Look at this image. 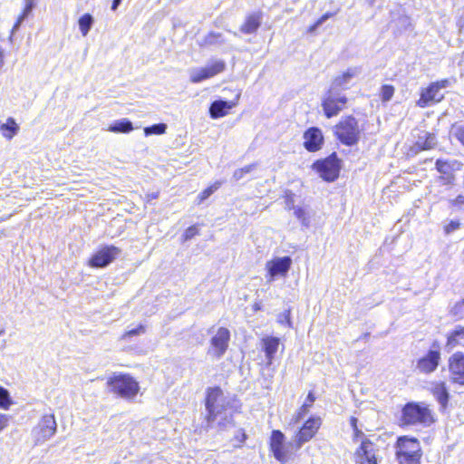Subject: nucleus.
<instances>
[{
  "instance_id": "1",
  "label": "nucleus",
  "mask_w": 464,
  "mask_h": 464,
  "mask_svg": "<svg viewBox=\"0 0 464 464\" xmlns=\"http://www.w3.org/2000/svg\"><path fill=\"white\" fill-rule=\"evenodd\" d=\"M227 399L219 387L208 389L205 407L208 412L206 420L208 427L217 426L220 430H227L235 425L232 414L227 412Z\"/></svg>"
},
{
  "instance_id": "2",
  "label": "nucleus",
  "mask_w": 464,
  "mask_h": 464,
  "mask_svg": "<svg viewBox=\"0 0 464 464\" xmlns=\"http://www.w3.org/2000/svg\"><path fill=\"white\" fill-rule=\"evenodd\" d=\"M394 448L398 464H420L422 449L418 439L401 436L397 439Z\"/></svg>"
},
{
  "instance_id": "3",
  "label": "nucleus",
  "mask_w": 464,
  "mask_h": 464,
  "mask_svg": "<svg viewBox=\"0 0 464 464\" xmlns=\"http://www.w3.org/2000/svg\"><path fill=\"white\" fill-rule=\"evenodd\" d=\"M401 425L429 427L434 422L431 410L424 403L408 402L401 411Z\"/></svg>"
},
{
  "instance_id": "4",
  "label": "nucleus",
  "mask_w": 464,
  "mask_h": 464,
  "mask_svg": "<svg viewBox=\"0 0 464 464\" xmlns=\"http://www.w3.org/2000/svg\"><path fill=\"white\" fill-rule=\"evenodd\" d=\"M334 134L343 144L353 146L361 139V129L358 121L353 116H347L336 124Z\"/></svg>"
},
{
  "instance_id": "5",
  "label": "nucleus",
  "mask_w": 464,
  "mask_h": 464,
  "mask_svg": "<svg viewBox=\"0 0 464 464\" xmlns=\"http://www.w3.org/2000/svg\"><path fill=\"white\" fill-rule=\"evenodd\" d=\"M108 386L111 392L126 400H133L140 390L139 383L129 375L110 378Z\"/></svg>"
},
{
  "instance_id": "6",
  "label": "nucleus",
  "mask_w": 464,
  "mask_h": 464,
  "mask_svg": "<svg viewBox=\"0 0 464 464\" xmlns=\"http://www.w3.org/2000/svg\"><path fill=\"white\" fill-rule=\"evenodd\" d=\"M57 430V423L53 414L44 415L33 429L34 445H42L50 440Z\"/></svg>"
},
{
  "instance_id": "7",
  "label": "nucleus",
  "mask_w": 464,
  "mask_h": 464,
  "mask_svg": "<svg viewBox=\"0 0 464 464\" xmlns=\"http://www.w3.org/2000/svg\"><path fill=\"white\" fill-rule=\"evenodd\" d=\"M347 97L334 89L328 90L322 100V108L326 118L330 119L338 115L345 107Z\"/></svg>"
},
{
  "instance_id": "8",
  "label": "nucleus",
  "mask_w": 464,
  "mask_h": 464,
  "mask_svg": "<svg viewBox=\"0 0 464 464\" xmlns=\"http://www.w3.org/2000/svg\"><path fill=\"white\" fill-rule=\"evenodd\" d=\"M356 464H378L380 461L379 449L369 438H363L354 452Z\"/></svg>"
},
{
  "instance_id": "9",
  "label": "nucleus",
  "mask_w": 464,
  "mask_h": 464,
  "mask_svg": "<svg viewBox=\"0 0 464 464\" xmlns=\"http://www.w3.org/2000/svg\"><path fill=\"white\" fill-rule=\"evenodd\" d=\"M313 168L320 174V177L326 181L335 180L340 172V160L336 153L331 154L324 160H317Z\"/></svg>"
},
{
  "instance_id": "10",
  "label": "nucleus",
  "mask_w": 464,
  "mask_h": 464,
  "mask_svg": "<svg viewBox=\"0 0 464 464\" xmlns=\"http://www.w3.org/2000/svg\"><path fill=\"white\" fill-rule=\"evenodd\" d=\"M230 341V332L225 327L218 329L216 334L210 339V347L208 354L219 360L226 353Z\"/></svg>"
},
{
  "instance_id": "11",
  "label": "nucleus",
  "mask_w": 464,
  "mask_h": 464,
  "mask_svg": "<svg viewBox=\"0 0 464 464\" xmlns=\"http://www.w3.org/2000/svg\"><path fill=\"white\" fill-rule=\"evenodd\" d=\"M440 362V350L437 342H434L426 355L420 358L416 363V369L425 374L435 372Z\"/></svg>"
},
{
  "instance_id": "12",
  "label": "nucleus",
  "mask_w": 464,
  "mask_h": 464,
  "mask_svg": "<svg viewBox=\"0 0 464 464\" xmlns=\"http://www.w3.org/2000/svg\"><path fill=\"white\" fill-rule=\"evenodd\" d=\"M225 68L226 63L224 61L215 60L205 67L191 69L189 71V80L193 83H198L222 72Z\"/></svg>"
},
{
  "instance_id": "13",
  "label": "nucleus",
  "mask_w": 464,
  "mask_h": 464,
  "mask_svg": "<svg viewBox=\"0 0 464 464\" xmlns=\"http://www.w3.org/2000/svg\"><path fill=\"white\" fill-rule=\"evenodd\" d=\"M121 249L114 246H106L97 251L89 260V266L95 268H103L109 266L119 255Z\"/></svg>"
},
{
  "instance_id": "14",
  "label": "nucleus",
  "mask_w": 464,
  "mask_h": 464,
  "mask_svg": "<svg viewBox=\"0 0 464 464\" xmlns=\"http://www.w3.org/2000/svg\"><path fill=\"white\" fill-rule=\"evenodd\" d=\"M292 266V258L290 256L275 257L266 264L267 275L269 276L268 281L272 282L276 277H285Z\"/></svg>"
},
{
  "instance_id": "15",
  "label": "nucleus",
  "mask_w": 464,
  "mask_h": 464,
  "mask_svg": "<svg viewBox=\"0 0 464 464\" xmlns=\"http://www.w3.org/2000/svg\"><path fill=\"white\" fill-rule=\"evenodd\" d=\"M320 425L321 420L319 418L307 420L295 435L296 448L300 449L304 443L309 441L315 435Z\"/></svg>"
},
{
  "instance_id": "16",
  "label": "nucleus",
  "mask_w": 464,
  "mask_h": 464,
  "mask_svg": "<svg viewBox=\"0 0 464 464\" xmlns=\"http://www.w3.org/2000/svg\"><path fill=\"white\" fill-rule=\"evenodd\" d=\"M449 371L452 382L464 385V353L459 352L450 357Z\"/></svg>"
},
{
  "instance_id": "17",
  "label": "nucleus",
  "mask_w": 464,
  "mask_h": 464,
  "mask_svg": "<svg viewBox=\"0 0 464 464\" xmlns=\"http://www.w3.org/2000/svg\"><path fill=\"white\" fill-rule=\"evenodd\" d=\"M304 147L310 152L319 150L324 144L322 130L317 127H311L304 133Z\"/></svg>"
},
{
  "instance_id": "18",
  "label": "nucleus",
  "mask_w": 464,
  "mask_h": 464,
  "mask_svg": "<svg viewBox=\"0 0 464 464\" xmlns=\"http://www.w3.org/2000/svg\"><path fill=\"white\" fill-rule=\"evenodd\" d=\"M285 435L280 430H273L271 435L270 448L274 457L280 462L288 460V452L284 445Z\"/></svg>"
},
{
  "instance_id": "19",
  "label": "nucleus",
  "mask_w": 464,
  "mask_h": 464,
  "mask_svg": "<svg viewBox=\"0 0 464 464\" xmlns=\"http://www.w3.org/2000/svg\"><path fill=\"white\" fill-rule=\"evenodd\" d=\"M443 98V94L440 93L437 86L431 82L427 88L421 90L420 97L416 104L420 108H425L431 102H440Z\"/></svg>"
},
{
  "instance_id": "20",
  "label": "nucleus",
  "mask_w": 464,
  "mask_h": 464,
  "mask_svg": "<svg viewBox=\"0 0 464 464\" xmlns=\"http://www.w3.org/2000/svg\"><path fill=\"white\" fill-rule=\"evenodd\" d=\"M240 94L237 95L235 101H214L209 107V115L212 119H218L227 114L228 111L235 107L237 103Z\"/></svg>"
},
{
  "instance_id": "21",
  "label": "nucleus",
  "mask_w": 464,
  "mask_h": 464,
  "mask_svg": "<svg viewBox=\"0 0 464 464\" xmlns=\"http://www.w3.org/2000/svg\"><path fill=\"white\" fill-rule=\"evenodd\" d=\"M360 73V69L357 67L349 68L342 75L337 76L332 82L330 89L334 91L344 90L348 88L351 80Z\"/></svg>"
},
{
  "instance_id": "22",
  "label": "nucleus",
  "mask_w": 464,
  "mask_h": 464,
  "mask_svg": "<svg viewBox=\"0 0 464 464\" xmlns=\"http://www.w3.org/2000/svg\"><path fill=\"white\" fill-rule=\"evenodd\" d=\"M280 340L275 336H267L262 339V349L266 354V364L271 365L276 353L278 350Z\"/></svg>"
},
{
  "instance_id": "23",
  "label": "nucleus",
  "mask_w": 464,
  "mask_h": 464,
  "mask_svg": "<svg viewBox=\"0 0 464 464\" xmlns=\"http://www.w3.org/2000/svg\"><path fill=\"white\" fill-rule=\"evenodd\" d=\"M263 20L261 12H255L246 16L244 24L240 26L243 34H251L257 31Z\"/></svg>"
},
{
  "instance_id": "24",
  "label": "nucleus",
  "mask_w": 464,
  "mask_h": 464,
  "mask_svg": "<svg viewBox=\"0 0 464 464\" xmlns=\"http://www.w3.org/2000/svg\"><path fill=\"white\" fill-rule=\"evenodd\" d=\"M433 396L442 408H446L450 399V393L444 382L433 383L431 389Z\"/></svg>"
},
{
  "instance_id": "25",
  "label": "nucleus",
  "mask_w": 464,
  "mask_h": 464,
  "mask_svg": "<svg viewBox=\"0 0 464 464\" xmlns=\"http://www.w3.org/2000/svg\"><path fill=\"white\" fill-rule=\"evenodd\" d=\"M225 43V39L220 33L209 32L204 37L198 40L200 46H219Z\"/></svg>"
},
{
  "instance_id": "26",
  "label": "nucleus",
  "mask_w": 464,
  "mask_h": 464,
  "mask_svg": "<svg viewBox=\"0 0 464 464\" xmlns=\"http://www.w3.org/2000/svg\"><path fill=\"white\" fill-rule=\"evenodd\" d=\"M19 129L18 124L12 117H9L5 123L0 125V131L2 132V135L8 140L13 139V137L18 133Z\"/></svg>"
},
{
  "instance_id": "27",
  "label": "nucleus",
  "mask_w": 464,
  "mask_h": 464,
  "mask_svg": "<svg viewBox=\"0 0 464 464\" xmlns=\"http://www.w3.org/2000/svg\"><path fill=\"white\" fill-rule=\"evenodd\" d=\"M133 130L132 122L128 119H121L114 121L108 128V130L115 133H129Z\"/></svg>"
},
{
  "instance_id": "28",
  "label": "nucleus",
  "mask_w": 464,
  "mask_h": 464,
  "mask_svg": "<svg viewBox=\"0 0 464 464\" xmlns=\"http://www.w3.org/2000/svg\"><path fill=\"white\" fill-rule=\"evenodd\" d=\"M24 3H25V5L24 8V11H23L22 14L19 15L16 23L14 24V26L12 28V34H14L19 29L22 23L24 21V19L31 14L33 9L34 8V0H24Z\"/></svg>"
},
{
  "instance_id": "29",
  "label": "nucleus",
  "mask_w": 464,
  "mask_h": 464,
  "mask_svg": "<svg viewBox=\"0 0 464 464\" xmlns=\"http://www.w3.org/2000/svg\"><path fill=\"white\" fill-rule=\"evenodd\" d=\"M295 217L301 222L304 227H308L311 222V215L306 207L297 206L294 209Z\"/></svg>"
},
{
  "instance_id": "30",
  "label": "nucleus",
  "mask_w": 464,
  "mask_h": 464,
  "mask_svg": "<svg viewBox=\"0 0 464 464\" xmlns=\"http://www.w3.org/2000/svg\"><path fill=\"white\" fill-rule=\"evenodd\" d=\"M94 19L90 14H84L78 21L79 28L83 36H86L92 27Z\"/></svg>"
},
{
  "instance_id": "31",
  "label": "nucleus",
  "mask_w": 464,
  "mask_h": 464,
  "mask_svg": "<svg viewBox=\"0 0 464 464\" xmlns=\"http://www.w3.org/2000/svg\"><path fill=\"white\" fill-rule=\"evenodd\" d=\"M457 163L456 160L454 161H449V160H437L435 162L436 169L444 175H449L454 169V165Z\"/></svg>"
},
{
  "instance_id": "32",
  "label": "nucleus",
  "mask_w": 464,
  "mask_h": 464,
  "mask_svg": "<svg viewBox=\"0 0 464 464\" xmlns=\"http://www.w3.org/2000/svg\"><path fill=\"white\" fill-rule=\"evenodd\" d=\"M420 140L421 137H419L415 146L421 150L432 149L436 145V137L432 133H425V140L423 142Z\"/></svg>"
},
{
  "instance_id": "33",
  "label": "nucleus",
  "mask_w": 464,
  "mask_h": 464,
  "mask_svg": "<svg viewBox=\"0 0 464 464\" xmlns=\"http://www.w3.org/2000/svg\"><path fill=\"white\" fill-rule=\"evenodd\" d=\"M464 337V326L458 325L449 335L447 346L455 347L458 344V338Z\"/></svg>"
},
{
  "instance_id": "34",
  "label": "nucleus",
  "mask_w": 464,
  "mask_h": 464,
  "mask_svg": "<svg viewBox=\"0 0 464 464\" xmlns=\"http://www.w3.org/2000/svg\"><path fill=\"white\" fill-rule=\"evenodd\" d=\"M222 182L216 181L214 184L204 189L198 196V204L202 203L204 200H206L208 198H209L215 191H217L219 187L221 186Z\"/></svg>"
},
{
  "instance_id": "35",
  "label": "nucleus",
  "mask_w": 464,
  "mask_h": 464,
  "mask_svg": "<svg viewBox=\"0 0 464 464\" xmlns=\"http://www.w3.org/2000/svg\"><path fill=\"white\" fill-rule=\"evenodd\" d=\"M146 332V327L143 324H139L136 328L126 331L121 336V341H129L134 336H139Z\"/></svg>"
},
{
  "instance_id": "36",
  "label": "nucleus",
  "mask_w": 464,
  "mask_h": 464,
  "mask_svg": "<svg viewBox=\"0 0 464 464\" xmlns=\"http://www.w3.org/2000/svg\"><path fill=\"white\" fill-rule=\"evenodd\" d=\"M12 404L13 400L9 392L5 388L0 386V408L8 410Z\"/></svg>"
},
{
  "instance_id": "37",
  "label": "nucleus",
  "mask_w": 464,
  "mask_h": 464,
  "mask_svg": "<svg viewBox=\"0 0 464 464\" xmlns=\"http://www.w3.org/2000/svg\"><path fill=\"white\" fill-rule=\"evenodd\" d=\"M256 164L253 163V164L246 165L241 169H236L233 174V179H235L236 181L242 179L246 174L250 173L252 170H254L256 169Z\"/></svg>"
},
{
  "instance_id": "38",
  "label": "nucleus",
  "mask_w": 464,
  "mask_h": 464,
  "mask_svg": "<svg viewBox=\"0 0 464 464\" xmlns=\"http://www.w3.org/2000/svg\"><path fill=\"white\" fill-rule=\"evenodd\" d=\"M166 130H167V125L165 123H158V124H153L151 126L146 127L144 129V132L147 136L151 135V134L160 135V134H164L166 132Z\"/></svg>"
},
{
  "instance_id": "39",
  "label": "nucleus",
  "mask_w": 464,
  "mask_h": 464,
  "mask_svg": "<svg viewBox=\"0 0 464 464\" xmlns=\"http://www.w3.org/2000/svg\"><path fill=\"white\" fill-rule=\"evenodd\" d=\"M397 26L400 31H406L411 27V18L405 14H401L397 19Z\"/></svg>"
},
{
  "instance_id": "40",
  "label": "nucleus",
  "mask_w": 464,
  "mask_h": 464,
  "mask_svg": "<svg viewBox=\"0 0 464 464\" xmlns=\"http://www.w3.org/2000/svg\"><path fill=\"white\" fill-rule=\"evenodd\" d=\"M394 94V87L390 84H385L382 87L381 96L382 102H389Z\"/></svg>"
},
{
  "instance_id": "41",
  "label": "nucleus",
  "mask_w": 464,
  "mask_h": 464,
  "mask_svg": "<svg viewBox=\"0 0 464 464\" xmlns=\"http://www.w3.org/2000/svg\"><path fill=\"white\" fill-rule=\"evenodd\" d=\"M295 194L291 190H285V208L288 210H293L297 206H295V200H294Z\"/></svg>"
},
{
  "instance_id": "42",
  "label": "nucleus",
  "mask_w": 464,
  "mask_h": 464,
  "mask_svg": "<svg viewBox=\"0 0 464 464\" xmlns=\"http://www.w3.org/2000/svg\"><path fill=\"white\" fill-rule=\"evenodd\" d=\"M450 312L454 316L462 318L464 316V298L461 301L456 303L455 305L451 308Z\"/></svg>"
},
{
  "instance_id": "43",
  "label": "nucleus",
  "mask_w": 464,
  "mask_h": 464,
  "mask_svg": "<svg viewBox=\"0 0 464 464\" xmlns=\"http://www.w3.org/2000/svg\"><path fill=\"white\" fill-rule=\"evenodd\" d=\"M308 411H309V405H307L306 403H304L302 405V407L299 409V411L293 416L292 420L295 423L299 422L304 417V415L307 414Z\"/></svg>"
},
{
  "instance_id": "44",
  "label": "nucleus",
  "mask_w": 464,
  "mask_h": 464,
  "mask_svg": "<svg viewBox=\"0 0 464 464\" xmlns=\"http://www.w3.org/2000/svg\"><path fill=\"white\" fill-rule=\"evenodd\" d=\"M333 16V14L326 13L322 15L312 26L309 28L310 33H314L320 25H322L328 18Z\"/></svg>"
},
{
  "instance_id": "45",
  "label": "nucleus",
  "mask_w": 464,
  "mask_h": 464,
  "mask_svg": "<svg viewBox=\"0 0 464 464\" xmlns=\"http://www.w3.org/2000/svg\"><path fill=\"white\" fill-rule=\"evenodd\" d=\"M460 223L457 220H451L449 224L444 227V232L446 235H450L459 229Z\"/></svg>"
},
{
  "instance_id": "46",
  "label": "nucleus",
  "mask_w": 464,
  "mask_h": 464,
  "mask_svg": "<svg viewBox=\"0 0 464 464\" xmlns=\"http://www.w3.org/2000/svg\"><path fill=\"white\" fill-rule=\"evenodd\" d=\"M278 323L286 324L289 327L292 326L291 319H290V310H286L284 313L280 314L278 316Z\"/></svg>"
},
{
  "instance_id": "47",
  "label": "nucleus",
  "mask_w": 464,
  "mask_h": 464,
  "mask_svg": "<svg viewBox=\"0 0 464 464\" xmlns=\"http://www.w3.org/2000/svg\"><path fill=\"white\" fill-rule=\"evenodd\" d=\"M198 233V229L197 228L196 226H191L189 227H188L184 233V239L185 240H189L191 239L193 237H195L197 234Z\"/></svg>"
},
{
  "instance_id": "48",
  "label": "nucleus",
  "mask_w": 464,
  "mask_h": 464,
  "mask_svg": "<svg viewBox=\"0 0 464 464\" xmlns=\"http://www.w3.org/2000/svg\"><path fill=\"white\" fill-rule=\"evenodd\" d=\"M454 136L464 146V126H458L454 129Z\"/></svg>"
},
{
  "instance_id": "49",
  "label": "nucleus",
  "mask_w": 464,
  "mask_h": 464,
  "mask_svg": "<svg viewBox=\"0 0 464 464\" xmlns=\"http://www.w3.org/2000/svg\"><path fill=\"white\" fill-rule=\"evenodd\" d=\"M353 430V442H359V441L361 442L363 440V438H367L364 435V433L361 430L358 429V427H355V429Z\"/></svg>"
},
{
  "instance_id": "50",
  "label": "nucleus",
  "mask_w": 464,
  "mask_h": 464,
  "mask_svg": "<svg viewBox=\"0 0 464 464\" xmlns=\"http://www.w3.org/2000/svg\"><path fill=\"white\" fill-rule=\"evenodd\" d=\"M11 417L7 414H0V432L7 427Z\"/></svg>"
},
{
  "instance_id": "51",
  "label": "nucleus",
  "mask_w": 464,
  "mask_h": 464,
  "mask_svg": "<svg viewBox=\"0 0 464 464\" xmlns=\"http://www.w3.org/2000/svg\"><path fill=\"white\" fill-rule=\"evenodd\" d=\"M433 84H435L438 90L440 91L441 89L449 87L450 85V82L448 79H443L441 81L433 82Z\"/></svg>"
},
{
  "instance_id": "52",
  "label": "nucleus",
  "mask_w": 464,
  "mask_h": 464,
  "mask_svg": "<svg viewBox=\"0 0 464 464\" xmlns=\"http://www.w3.org/2000/svg\"><path fill=\"white\" fill-rule=\"evenodd\" d=\"M314 400H315V397H314V393L312 392H310L307 395L306 401L304 403L309 405V408H310L312 406V404L314 403Z\"/></svg>"
},
{
  "instance_id": "53",
  "label": "nucleus",
  "mask_w": 464,
  "mask_h": 464,
  "mask_svg": "<svg viewBox=\"0 0 464 464\" xmlns=\"http://www.w3.org/2000/svg\"><path fill=\"white\" fill-rule=\"evenodd\" d=\"M238 433H239V434L236 436V439H237V440H238V441H239L240 443H243V442L246 440V433H245L244 431H242V430H239V431H238Z\"/></svg>"
},
{
  "instance_id": "54",
  "label": "nucleus",
  "mask_w": 464,
  "mask_h": 464,
  "mask_svg": "<svg viewBox=\"0 0 464 464\" xmlns=\"http://www.w3.org/2000/svg\"><path fill=\"white\" fill-rule=\"evenodd\" d=\"M357 422H358L357 418H355L353 416L350 418V424H351V427L353 428V430H354L355 427H357Z\"/></svg>"
},
{
  "instance_id": "55",
  "label": "nucleus",
  "mask_w": 464,
  "mask_h": 464,
  "mask_svg": "<svg viewBox=\"0 0 464 464\" xmlns=\"http://www.w3.org/2000/svg\"><path fill=\"white\" fill-rule=\"evenodd\" d=\"M121 0H112L111 10L112 11L117 10V8L121 5Z\"/></svg>"
},
{
  "instance_id": "56",
  "label": "nucleus",
  "mask_w": 464,
  "mask_h": 464,
  "mask_svg": "<svg viewBox=\"0 0 464 464\" xmlns=\"http://www.w3.org/2000/svg\"><path fill=\"white\" fill-rule=\"evenodd\" d=\"M158 196H159V193H158V192H153V193H151V194H149V195H148V197H149L150 198H158Z\"/></svg>"
},
{
  "instance_id": "57",
  "label": "nucleus",
  "mask_w": 464,
  "mask_h": 464,
  "mask_svg": "<svg viewBox=\"0 0 464 464\" xmlns=\"http://www.w3.org/2000/svg\"><path fill=\"white\" fill-rule=\"evenodd\" d=\"M3 333H4V330H1V331H0V335H1Z\"/></svg>"
}]
</instances>
